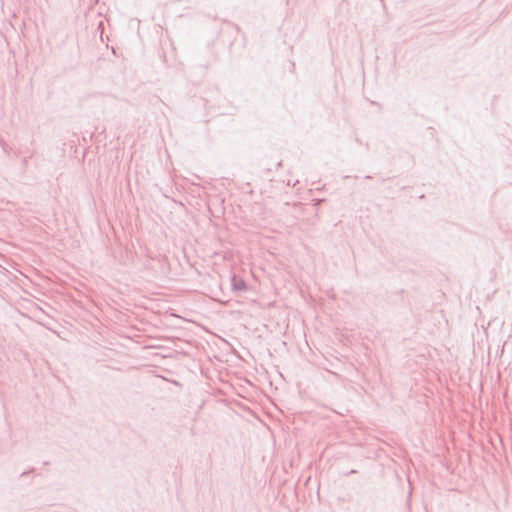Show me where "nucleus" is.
<instances>
[{"instance_id":"nucleus-1","label":"nucleus","mask_w":512,"mask_h":512,"mask_svg":"<svg viewBox=\"0 0 512 512\" xmlns=\"http://www.w3.org/2000/svg\"><path fill=\"white\" fill-rule=\"evenodd\" d=\"M231 285H232V289L234 291H246L247 290L246 282L242 278H240L236 275L232 276Z\"/></svg>"},{"instance_id":"nucleus-2","label":"nucleus","mask_w":512,"mask_h":512,"mask_svg":"<svg viewBox=\"0 0 512 512\" xmlns=\"http://www.w3.org/2000/svg\"><path fill=\"white\" fill-rule=\"evenodd\" d=\"M408 482H409L410 490H409L407 504H408L409 509H411V499H412V494H413V486H412V482H411L410 476H408Z\"/></svg>"},{"instance_id":"nucleus-3","label":"nucleus","mask_w":512,"mask_h":512,"mask_svg":"<svg viewBox=\"0 0 512 512\" xmlns=\"http://www.w3.org/2000/svg\"><path fill=\"white\" fill-rule=\"evenodd\" d=\"M2 148H3V150H4V152H5V153H7V152H8V151H7V149H8V145H7L6 143H3V144H2Z\"/></svg>"}]
</instances>
